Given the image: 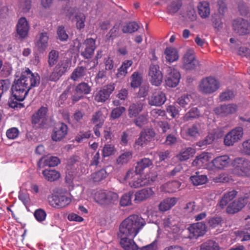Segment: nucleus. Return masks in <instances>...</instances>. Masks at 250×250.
<instances>
[{
	"mask_svg": "<svg viewBox=\"0 0 250 250\" xmlns=\"http://www.w3.org/2000/svg\"><path fill=\"white\" fill-rule=\"evenodd\" d=\"M165 93L160 90L155 91L147 98L148 104L150 106H160L166 101Z\"/></svg>",
	"mask_w": 250,
	"mask_h": 250,
	"instance_id": "4be33fe9",
	"label": "nucleus"
},
{
	"mask_svg": "<svg viewBox=\"0 0 250 250\" xmlns=\"http://www.w3.org/2000/svg\"><path fill=\"white\" fill-rule=\"evenodd\" d=\"M233 172L238 175L250 176V162L246 161L244 157H237L233 163Z\"/></svg>",
	"mask_w": 250,
	"mask_h": 250,
	"instance_id": "6e6552de",
	"label": "nucleus"
},
{
	"mask_svg": "<svg viewBox=\"0 0 250 250\" xmlns=\"http://www.w3.org/2000/svg\"><path fill=\"white\" fill-rule=\"evenodd\" d=\"M104 111H106L105 108L100 109L93 115L92 121L94 124L95 125L101 124L102 125H103L105 118L104 116L103 115Z\"/></svg>",
	"mask_w": 250,
	"mask_h": 250,
	"instance_id": "37998d69",
	"label": "nucleus"
},
{
	"mask_svg": "<svg viewBox=\"0 0 250 250\" xmlns=\"http://www.w3.org/2000/svg\"><path fill=\"white\" fill-rule=\"evenodd\" d=\"M40 77L33 73L29 68L21 72L19 79L15 80L13 84L20 89H25L27 92L33 87L38 86L40 83Z\"/></svg>",
	"mask_w": 250,
	"mask_h": 250,
	"instance_id": "7ed1b4c3",
	"label": "nucleus"
},
{
	"mask_svg": "<svg viewBox=\"0 0 250 250\" xmlns=\"http://www.w3.org/2000/svg\"><path fill=\"white\" fill-rule=\"evenodd\" d=\"M125 111V108L124 106H119L112 109L111 113V118L113 119H116L120 118L123 113Z\"/></svg>",
	"mask_w": 250,
	"mask_h": 250,
	"instance_id": "13d9d810",
	"label": "nucleus"
},
{
	"mask_svg": "<svg viewBox=\"0 0 250 250\" xmlns=\"http://www.w3.org/2000/svg\"><path fill=\"white\" fill-rule=\"evenodd\" d=\"M59 53L56 50H51L48 54V62L49 66H53L57 62Z\"/></svg>",
	"mask_w": 250,
	"mask_h": 250,
	"instance_id": "864d4df0",
	"label": "nucleus"
},
{
	"mask_svg": "<svg viewBox=\"0 0 250 250\" xmlns=\"http://www.w3.org/2000/svg\"><path fill=\"white\" fill-rule=\"evenodd\" d=\"M132 64L133 61L131 60L124 61L117 70V72L116 74V77L120 79H124L127 74V69Z\"/></svg>",
	"mask_w": 250,
	"mask_h": 250,
	"instance_id": "7c9ffc66",
	"label": "nucleus"
},
{
	"mask_svg": "<svg viewBox=\"0 0 250 250\" xmlns=\"http://www.w3.org/2000/svg\"><path fill=\"white\" fill-rule=\"evenodd\" d=\"M181 185V183L178 181H173L171 182L166 183L160 187L162 191L173 193L179 189Z\"/></svg>",
	"mask_w": 250,
	"mask_h": 250,
	"instance_id": "c756f323",
	"label": "nucleus"
},
{
	"mask_svg": "<svg viewBox=\"0 0 250 250\" xmlns=\"http://www.w3.org/2000/svg\"><path fill=\"white\" fill-rule=\"evenodd\" d=\"M130 86L131 87L136 88L140 86L142 83L143 77L142 73L138 71L133 73L130 77Z\"/></svg>",
	"mask_w": 250,
	"mask_h": 250,
	"instance_id": "e433bc0d",
	"label": "nucleus"
},
{
	"mask_svg": "<svg viewBox=\"0 0 250 250\" xmlns=\"http://www.w3.org/2000/svg\"><path fill=\"white\" fill-rule=\"evenodd\" d=\"M60 163L59 157H42L38 163V166L41 168L45 166L54 167Z\"/></svg>",
	"mask_w": 250,
	"mask_h": 250,
	"instance_id": "c85d7f7f",
	"label": "nucleus"
},
{
	"mask_svg": "<svg viewBox=\"0 0 250 250\" xmlns=\"http://www.w3.org/2000/svg\"><path fill=\"white\" fill-rule=\"evenodd\" d=\"M78 164L73 157H71L67 162L66 167V177L67 180H72L77 175Z\"/></svg>",
	"mask_w": 250,
	"mask_h": 250,
	"instance_id": "bb28decb",
	"label": "nucleus"
},
{
	"mask_svg": "<svg viewBox=\"0 0 250 250\" xmlns=\"http://www.w3.org/2000/svg\"><path fill=\"white\" fill-rule=\"evenodd\" d=\"M187 134L190 137H196L199 135V125L194 124L189 126L187 131Z\"/></svg>",
	"mask_w": 250,
	"mask_h": 250,
	"instance_id": "6e6d98bb",
	"label": "nucleus"
},
{
	"mask_svg": "<svg viewBox=\"0 0 250 250\" xmlns=\"http://www.w3.org/2000/svg\"><path fill=\"white\" fill-rule=\"evenodd\" d=\"M91 196L96 203L103 206L116 204L119 198L116 192L104 189L92 190Z\"/></svg>",
	"mask_w": 250,
	"mask_h": 250,
	"instance_id": "20e7f679",
	"label": "nucleus"
},
{
	"mask_svg": "<svg viewBox=\"0 0 250 250\" xmlns=\"http://www.w3.org/2000/svg\"><path fill=\"white\" fill-rule=\"evenodd\" d=\"M238 109V106L234 104H229L221 105L216 107L214 111L215 113L221 117H226L229 115L235 113Z\"/></svg>",
	"mask_w": 250,
	"mask_h": 250,
	"instance_id": "5701e85b",
	"label": "nucleus"
},
{
	"mask_svg": "<svg viewBox=\"0 0 250 250\" xmlns=\"http://www.w3.org/2000/svg\"><path fill=\"white\" fill-rule=\"evenodd\" d=\"M166 60L169 62H172L177 61L179 58V55L177 50L173 47H167L165 50Z\"/></svg>",
	"mask_w": 250,
	"mask_h": 250,
	"instance_id": "f704fd0d",
	"label": "nucleus"
},
{
	"mask_svg": "<svg viewBox=\"0 0 250 250\" xmlns=\"http://www.w3.org/2000/svg\"><path fill=\"white\" fill-rule=\"evenodd\" d=\"M115 89V84L110 83L103 86L94 96V99L97 102H105L108 100L110 94Z\"/></svg>",
	"mask_w": 250,
	"mask_h": 250,
	"instance_id": "f3484780",
	"label": "nucleus"
},
{
	"mask_svg": "<svg viewBox=\"0 0 250 250\" xmlns=\"http://www.w3.org/2000/svg\"><path fill=\"white\" fill-rule=\"evenodd\" d=\"M67 132L68 127L67 125L63 123H59L56 125L53 128L51 138L54 141H60L65 138Z\"/></svg>",
	"mask_w": 250,
	"mask_h": 250,
	"instance_id": "a211bd4d",
	"label": "nucleus"
},
{
	"mask_svg": "<svg viewBox=\"0 0 250 250\" xmlns=\"http://www.w3.org/2000/svg\"><path fill=\"white\" fill-rule=\"evenodd\" d=\"M34 215L38 221L42 222L45 219L46 214L43 209L39 208L35 211Z\"/></svg>",
	"mask_w": 250,
	"mask_h": 250,
	"instance_id": "774afa93",
	"label": "nucleus"
},
{
	"mask_svg": "<svg viewBox=\"0 0 250 250\" xmlns=\"http://www.w3.org/2000/svg\"><path fill=\"white\" fill-rule=\"evenodd\" d=\"M182 5V2L180 0L172 1L167 7V13L170 15L174 14L179 11Z\"/></svg>",
	"mask_w": 250,
	"mask_h": 250,
	"instance_id": "a18cd8bd",
	"label": "nucleus"
},
{
	"mask_svg": "<svg viewBox=\"0 0 250 250\" xmlns=\"http://www.w3.org/2000/svg\"><path fill=\"white\" fill-rule=\"evenodd\" d=\"M106 176V171L104 169H102L93 173L91 178L94 182L99 183L105 178Z\"/></svg>",
	"mask_w": 250,
	"mask_h": 250,
	"instance_id": "8fccbe9b",
	"label": "nucleus"
},
{
	"mask_svg": "<svg viewBox=\"0 0 250 250\" xmlns=\"http://www.w3.org/2000/svg\"><path fill=\"white\" fill-rule=\"evenodd\" d=\"M144 106V103L137 102L131 104L128 107V116L130 118L136 117L143 110Z\"/></svg>",
	"mask_w": 250,
	"mask_h": 250,
	"instance_id": "2f4dec72",
	"label": "nucleus"
},
{
	"mask_svg": "<svg viewBox=\"0 0 250 250\" xmlns=\"http://www.w3.org/2000/svg\"><path fill=\"white\" fill-rule=\"evenodd\" d=\"M148 75L150 77V82L152 85L159 86L161 84L163 77L158 65H150Z\"/></svg>",
	"mask_w": 250,
	"mask_h": 250,
	"instance_id": "6ab92c4d",
	"label": "nucleus"
},
{
	"mask_svg": "<svg viewBox=\"0 0 250 250\" xmlns=\"http://www.w3.org/2000/svg\"><path fill=\"white\" fill-rule=\"evenodd\" d=\"M48 37L45 32L41 33L39 35V38L37 42V46L40 51H44L48 44Z\"/></svg>",
	"mask_w": 250,
	"mask_h": 250,
	"instance_id": "58836bf2",
	"label": "nucleus"
},
{
	"mask_svg": "<svg viewBox=\"0 0 250 250\" xmlns=\"http://www.w3.org/2000/svg\"><path fill=\"white\" fill-rule=\"evenodd\" d=\"M219 249L218 244L212 240H208L200 246V250H219Z\"/></svg>",
	"mask_w": 250,
	"mask_h": 250,
	"instance_id": "79ce46f5",
	"label": "nucleus"
},
{
	"mask_svg": "<svg viewBox=\"0 0 250 250\" xmlns=\"http://www.w3.org/2000/svg\"><path fill=\"white\" fill-rule=\"evenodd\" d=\"M12 95L14 97V99H11L8 102L9 106L13 108H21L24 107L23 104L18 103V101H23L28 92L27 90L25 91V89H20L19 87H16V86L14 85H12L11 88Z\"/></svg>",
	"mask_w": 250,
	"mask_h": 250,
	"instance_id": "423d86ee",
	"label": "nucleus"
},
{
	"mask_svg": "<svg viewBox=\"0 0 250 250\" xmlns=\"http://www.w3.org/2000/svg\"><path fill=\"white\" fill-rule=\"evenodd\" d=\"M237 192L235 190L226 192L219 202V206L221 208H224L228 203L233 199L237 195Z\"/></svg>",
	"mask_w": 250,
	"mask_h": 250,
	"instance_id": "c9c22d12",
	"label": "nucleus"
},
{
	"mask_svg": "<svg viewBox=\"0 0 250 250\" xmlns=\"http://www.w3.org/2000/svg\"><path fill=\"white\" fill-rule=\"evenodd\" d=\"M139 28V26L136 22H129L123 27L122 32L124 33H131L137 31Z\"/></svg>",
	"mask_w": 250,
	"mask_h": 250,
	"instance_id": "de8ad7c7",
	"label": "nucleus"
},
{
	"mask_svg": "<svg viewBox=\"0 0 250 250\" xmlns=\"http://www.w3.org/2000/svg\"><path fill=\"white\" fill-rule=\"evenodd\" d=\"M200 116V112L197 107L191 108L184 116V120L188 121L191 119L197 118Z\"/></svg>",
	"mask_w": 250,
	"mask_h": 250,
	"instance_id": "49530a36",
	"label": "nucleus"
},
{
	"mask_svg": "<svg viewBox=\"0 0 250 250\" xmlns=\"http://www.w3.org/2000/svg\"><path fill=\"white\" fill-rule=\"evenodd\" d=\"M177 202V199L175 197L167 198L160 203L159 209L162 212L166 211L175 206Z\"/></svg>",
	"mask_w": 250,
	"mask_h": 250,
	"instance_id": "473e14b6",
	"label": "nucleus"
},
{
	"mask_svg": "<svg viewBox=\"0 0 250 250\" xmlns=\"http://www.w3.org/2000/svg\"><path fill=\"white\" fill-rule=\"evenodd\" d=\"M68 94L71 95V98L73 103L77 102L78 101V85H73L68 87L67 89L60 95L59 104H62L66 100Z\"/></svg>",
	"mask_w": 250,
	"mask_h": 250,
	"instance_id": "b1692460",
	"label": "nucleus"
},
{
	"mask_svg": "<svg viewBox=\"0 0 250 250\" xmlns=\"http://www.w3.org/2000/svg\"><path fill=\"white\" fill-rule=\"evenodd\" d=\"M207 226L204 222L193 224L188 228L191 238H197L203 236L207 231Z\"/></svg>",
	"mask_w": 250,
	"mask_h": 250,
	"instance_id": "aec40b11",
	"label": "nucleus"
},
{
	"mask_svg": "<svg viewBox=\"0 0 250 250\" xmlns=\"http://www.w3.org/2000/svg\"><path fill=\"white\" fill-rule=\"evenodd\" d=\"M238 9L241 15L250 17V6L247 4L241 2L238 4Z\"/></svg>",
	"mask_w": 250,
	"mask_h": 250,
	"instance_id": "603ef678",
	"label": "nucleus"
},
{
	"mask_svg": "<svg viewBox=\"0 0 250 250\" xmlns=\"http://www.w3.org/2000/svg\"><path fill=\"white\" fill-rule=\"evenodd\" d=\"M76 8H70L67 10V16L72 21H76V26H78V13Z\"/></svg>",
	"mask_w": 250,
	"mask_h": 250,
	"instance_id": "680f3d73",
	"label": "nucleus"
},
{
	"mask_svg": "<svg viewBox=\"0 0 250 250\" xmlns=\"http://www.w3.org/2000/svg\"><path fill=\"white\" fill-rule=\"evenodd\" d=\"M48 201L52 207L60 209L67 206L71 202V198L64 194L51 195L48 197Z\"/></svg>",
	"mask_w": 250,
	"mask_h": 250,
	"instance_id": "1a4fd4ad",
	"label": "nucleus"
},
{
	"mask_svg": "<svg viewBox=\"0 0 250 250\" xmlns=\"http://www.w3.org/2000/svg\"><path fill=\"white\" fill-rule=\"evenodd\" d=\"M220 83L218 79L212 76L203 78L199 83V91L204 94H211L218 90Z\"/></svg>",
	"mask_w": 250,
	"mask_h": 250,
	"instance_id": "39448f33",
	"label": "nucleus"
},
{
	"mask_svg": "<svg viewBox=\"0 0 250 250\" xmlns=\"http://www.w3.org/2000/svg\"><path fill=\"white\" fill-rule=\"evenodd\" d=\"M166 79L165 80L166 85L169 87H175L179 83L181 75L179 72L174 68L171 66H167Z\"/></svg>",
	"mask_w": 250,
	"mask_h": 250,
	"instance_id": "f8f14e48",
	"label": "nucleus"
},
{
	"mask_svg": "<svg viewBox=\"0 0 250 250\" xmlns=\"http://www.w3.org/2000/svg\"><path fill=\"white\" fill-rule=\"evenodd\" d=\"M148 122V115L143 113L139 115L133 121V123L138 127L142 128Z\"/></svg>",
	"mask_w": 250,
	"mask_h": 250,
	"instance_id": "c03bdc74",
	"label": "nucleus"
},
{
	"mask_svg": "<svg viewBox=\"0 0 250 250\" xmlns=\"http://www.w3.org/2000/svg\"><path fill=\"white\" fill-rule=\"evenodd\" d=\"M232 28L233 31L239 36L250 33V22L242 18H238L232 21Z\"/></svg>",
	"mask_w": 250,
	"mask_h": 250,
	"instance_id": "9d476101",
	"label": "nucleus"
},
{
	"mask_svg": "<svg viewBox=\"0 0 250 250\" xmlns=\"http://www.w3.org/2000/svg\"><path fill=\"white\" fill-rule=\"evenodd\" d=\"M190 179L192 184L195 186L203 185L207 182L208 180L206 175H200L198 172H196L195 175L191 176Z\"/></svg>",
	"mask_w": 250,
	"mask_h": 250,
	"instance_id": "ea45409f",
	"label": "nucleus"
},
{
	"mask_svg": "<svg viewBox=\"0 0 250 250\" xmlns=\"http://www.w3.org/2000/svg\"><path fill=\"white\" fill-rule=\"evenodd\" d=\"M229 157H216L212 161L213 166L218 169H222L226 167L228 163Z\"/></svg>",
	"mask_w": 250,
	"mask_h": 250,
	"instance_id": "a19ab883",
	"label": "nucleus"
},
{
	"mask_svg": "<svg viewBox=\"0 0 250 250\" xmlns=\"http://www.w3.org/2000/svg\"><path fill=\"white\" fill-rule=\"evenodd\" d=\"M20 131L17 127H11L7 130L6 135L9 139L14 140L18 137Z\"/></svg>",
	"mask_w": 250,
	"mask_h": 250,
	"instance_id": "5fc2aeb1",
	"label": "nucleus"
},
{
	"mask_svg": "<svg viewBox=\"0 0 250 250\" xmlns=\"http://www.w3.org/2000/svg\"><path fill=\"white\" fill-rule=\"evenodd\" d=\"M214 135L212 133H210L208 134V135L205 138V139L204 140L198 142L197 143V145L200 147H202L204 146H207V145L211 144L214 141Z\"/></svg>",
	"mask_w": 250,
	"mask_h": 250,
	"instance_id": "0e129e2a",
	"label": "nucleus"
},
{
	"mask_svg": "<svg viewBox=\"0 0 250 250\" xmlns=\"http://www.w3.org/2000/svg\"><path fill=\"white\" fill-rule=\"evenodd\" d=\"M243 128L242 127H236L231 130L225 136L224 138V145L226 146H232L239 141L243 137Z\"/></svg>",
	"mask_w": 250,
	"mask_h": 250,
	"instance_id": "9b49d317",
	"label": "nucleus"
},
{
	"mask_svg": "<svg viewBox=\"0 0 250 250\" xmlns=\"http://www.w3.org/2000/svg\"><path fill=\"white\" fill-rule=\"evenodd\" d=\"M152 165V162L148 158H144L137 163L135 170L129 169L125 176L124 180L128 185L133 188H138L147 184L149 180L141 178V174L144 169Z\"/></svg>",
	"mask_w": 250,
	"mask_h": 250,
	"instance_id": "f257e3e1",
	"label": "nucleus"
},
{
	"mask_svg": "<svg viewBox=\"0 0 250 250\" xmlns=\"http://www.w3.org/2000/svg\"><path fill=\"white\" fill-rule=\"evenodd\" d=\"M114 146L111 144L105 145L103 149V156H110L114 155Z\"/></svg>",
	"mask_w": 250,
	"mask_h": 250,
	"instance_id": "052dcab7",
	"label": "nucleus"
},
{
	"mask_svg": "<svg viewBox=\"0 0 250 250\" xmlns=\"http://www.w3.org/2000/svg\"><path fill=\"white\" fill-rule=\"evenodd\" d=\"M235 234L237 238H241V242L250 240V231L246 230H237L235 232Z\"/></svg>",
	"mask_w": 250,
	"mask_h": 250,
	"instance_id": "4d7b16f0",
	"label": "nucleus"
},
{
	"mask_svg": "<svg viewBox=\"0 0 250 250\" xmlns=\"http://www.w3.org/2000/svg\"><path fill=\"white\" fill-rule=\"evenodd\" d=\"M155 194L152 188H146L139 190L135 194V201L138 203L153 197Z\"/></svg>",
	"mask_w": 250,
	"mask_h": 250,
	"instance_id": "cd10ccee",
	"label": "nucleus"
},
{
	"mask_svg": "<svg viewBox=\"0 0 250 250\" xmlns=\"http://www.w3.org/2000/svg\"><path fill=\"white\" fill-rule=\"evenodd\" d=\"M58 39L61 41H65L67 40L68 36L66 33L64 26L61 25L58 26L57 29Z\"/></svg>",
	"mask_w": 250,
	"mask_h": 250,
	"instance_id": "338daca9",
	"label": "nucleus"
},
{
	"mask_svg": "<svg viewBox=\"0 0 250 250\" xmlns=\"http://www.w3.org/2000/svg\"><path fill=\"white\" fill-rule=\"evenodd\" d=\"M155 135V132L152 128H147L142 130L140 133L139 138L135 142L134 147L137 148V146H142L144 144H146L152 140Z\"/></svg>",
	"mask_w": 250,
	"mask_h": 250,
	"instance_id": "dca6fc26",
	"label": "nucleus"
},
{
	"mask_svg": "<svg viewBox=\"0 0 250 250\" xmlns=\"http://www.w3.org/2000/svg\"><path fill=\"white\" fill-rule=\"evenodd\" d=\"M183 67L187 70L195 69L199 65V62L195 58L193 50L188 49L183 58Z\"/></svg>",
	"mask_w": 250,
	"mask_h": 250,
	"instance_id": "ddd939ff",
	"label": "nucleus"
},
{
	"mask_svg": "<svg viewBox=\"0 0 250 250\" xmlns=\"http://www.w3.org/2000/svg\"><path fill=\"white\" fill-rule=\"evenodd\" d=\"M42 173L45 179L50 182L56 181L60 177V173L55 170L45 169L42 171Z\"/></svg>",
	"mask_w": 250,
	"mask_h": 250,
	"instance_id": "4c0bfd02",
	"label": "nucleus"
},
{
	"mask_svg": "<svg viewBox=\"0 0 250 250\" xmlns=\"http://www.w3.org/2000/svg\"><path fill=\"white\" fill-rule=\"evenodd\" d=\"M31 0H20L19 3V8L23 13L29 12L31 8Z\"/></svg>",
	"mask_w": 250,
	"mask_h": 250,
	"instance_id": "09e8293b",
	"label": "nucleus"
},
{
	"mask_svg": "<svg viewBox=\"0 0 250 250\" xmlns=\"http://www.w3.org/2000/svg\"><path fill=\"white\" fill-rule=\"evenodd\" d=\"M48 108L41 106L32 116V124L34 126L41 127L42 126L46 121V115Z\"/></svg>",
	"mask_w": 250,
	"mask_h": 250,
	"instance_id": "2eb2a0df",
	"label": "nucleus"
},
{
	"mask_svg": "<svg viewBox=\"0 0 250 250\" xmlns=\"http://www.w3.org/2000/svg\"><path fill=\"white\" fill-rule=\"evenodd\" d=\"M70 63V61L68 59L63 60L59 62L49 76L48 80L52 82H56L59 80L67 71Z\"/></svg>",
	"mask_w": 250,
	"mask_h": 250,
	"instance_id": "0eeeda50",
	"label": "nucleus"
},
{
	"mask_svg": "<svg viewBox=\"0 0 250 250\" xmlns=\"http://www.w3.org/2000/svg\"><path fill=\"white\" fill-rule=\"evenodd\" d=\"M132 193L128 192L123 195L120 200V205L121 206H128L131 204V198Z\"/></svg>",
	"mask_w": 250,
	"mask_h": 250,
	"instance_id": "bf43d9fd",
	"label": "nucleus"
},
{
	"mask_svg": "<svg viewBox=\"0 0 250 250\" xmlns=\"http://www.w3.org/2000/svg\"><path fill=\"white\" fill-rule=\"evenodd\" d=\"M121 247L125 250H138L139 247L134 241V237L118 236Z\"/></svg>",
	"mask_w": 250,
	"mask_h": 250,
	"instance_id": "a878e982",
	"label": "nucleus"
},
{
	"mask_svg": "<svg viewBox=\"0 0 250 250\" xmlns=\"http://www.w3.org/2000/svg\"><path fill=\"white\" fill-rule=\"evenodd\" d=\"M223 220L220 217H215L210 219L208 224L210 228L214 229L222 225Z\"/></svg>",
	"mask_w": 250,
	"mask_h": 250,
	"instance_id": "e2e57ef3",
	"label": "nucleus"
},
{
	"mask_svg": "<svg viewBox=\"0 0 250 250\" xmlns=\"http://www.w3.org/2000/svg\"><path fill=\"white\" fill-rule=\"evenodd\" d=\"M96 41L92 38H88L86 39L83 45H85V49L81 53V55L86 59H89L92 56L94 51L96 49L95 45Z\"/></svg>",
	"mask_w": 250,
	"mask_h": 250,
	"instance_id": "393cba45",
	"label": "nucleus"
},
{
	"mask_svg": "<svg viewBox=\"0 0 250 250\" xmlns=\"http://www.w3.org/2000/svg\"><path fill=\"white\" fill-rule=\"evenodd\" d=\"M198 14L203 19L207 18L210 15L209 3L208 1L200 2L198 5Z\"/></svg>",
	"mask_w": 250,
	"mask_h": 250,
	"instance_id": "72a5a7b5",
	"label": "nucleus"
},
{
	"mask_svg": "<svg viewBox=\"0 0 250 250\" xmlns=\"http://www.w3.org/2000/svg\"><path fill=\"white\" fill-rule=\"evenodd\" d=\"M30 29L28 21L25 17L20 18L16 26L17 36L21 41L26 38Z\"/></svg>",
	"mask_w": 250,
	"mask_h": 250,
	"instance_id": "4468645a",
	"label": "nucleus"
},
{
	"mask_svg": "<svg viewBox=\"0 0 250 250\" xmlns=\"http://www.w3.org/2000/svg\"><path fill=\"white\" fill-rule=\"evenodd\" d=\"M249 197L245 195L232 202L227 208V212L229 214H234L241 210L247 203Z\"/></svg>",
	"mask_w": 250,
	"mask_h": 250,
	"instance_id": "412c9836",
	"label": "nucleus"
},
{
	"mask_svg": "<svg viewBox=\"0 0 250 250\" xmlns=\"http://www.w3.org/2000/svg\"><path fill=\"white\" fill-rule=\"evenodd\" d=\"M106 77V71L104 69L99 70L97 73L95 80L97 83L102 84Z\"/></svg>",
	"mask_w": 250,
	"mask_h": 250,
	"instance_id": "69168bd1",
	"label": "nucleus"
},
{
	"mask_svg": "<svg viewBox=\"0 0 250 250\" xmlns=\"http://www.w3.org/2000/svg\"><path fill=\"white\" fill-rule=\"evenodd\" d=\"M235 97L233 91L230 89H226L223 91L219 96L221 101H227L233 99Z\"/></svg>",
	"mask_w": 250,
	"mask_h": 250,
	"instance_id": "3c124183",
	"label": "nucleus"
},
{
	"mask_svg": "<svg viewBox=\"0 0 250 250\" xmlns=\"http://www.w3.org/2000/svg\"><path fill=\"white\" fill-rule=\"evenodd\" d=\"M146 224L145 220L139 215H130L121 223L118 236L135 237Z\"/></svg>",
	"mask_w": 250,
	"mask_h": 250,
	"instance_id": "f03ea898",
	"label": "nucleus"
}]
</instances>
